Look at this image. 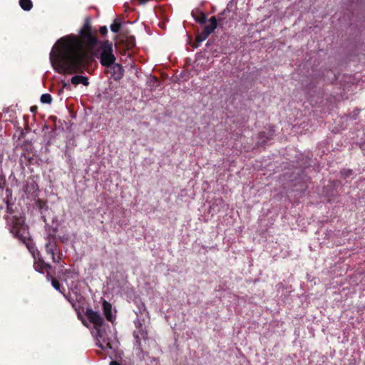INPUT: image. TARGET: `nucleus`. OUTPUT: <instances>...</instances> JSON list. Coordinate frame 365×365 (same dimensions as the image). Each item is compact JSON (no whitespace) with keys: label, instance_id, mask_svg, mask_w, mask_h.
<instances>
[{"label":"nucleus","instance_id":"nucleus-6","mask_svg":"<svg viewBox=\"0 0 365 365\" xmlns=\"http://www.w3.org/2000/svg\"><path fill=\"white\" fill-rule=\"evenodd\" d=\"M224 12L218 15L217 19L215 16H212L209 20L210 24L205 26L202 31H201L202 33H203V35L208 37L212 32H214V31L217 26V24H219L220 26L222 27L224 25V20L222 18Z\"/></svg>","mask_w":365,"mask_h":365},{"label":"nucleus","instance_id":"nucleus-14","mask_svg":"<svg viewBox=\"0 0 365 365\" xmlns=\"http://www.w3.org/2000/svg\"><path fill=\"white\" fill-rule=\"evenodd\" d=\"M51 284L52 286L58 291H59L61 293H63L65 292V289L61 287L60 282L53 278V277H51Z\"/></svg>","mask_w":365,"mask_h":365},{"label":"nucleus","instance_id":"nucleus-22","mask_svg":"<svg viewBox=\"0 0 365 365\" xmlns=\"http://www.w3.org/2000/svg\"><path fill=\"white\" fill-rule=\"evenodd\" d=\"M110 365H121L119 362L117 361H111L110 363Z\"/></svg>","mask_w":365,"mask_h":365},{"label":"nucleus","instance_id":"nucleus-11","mask_svg":"<svg viewBox=\"0 0 365 365\" xmlns=\"http://www.w3.org/2000/svg\"><path fill=\"white\" fill-rule=\"evenodd\" d=\"M192 16L195 19V21L200 24H203L206 22L207 20V16L206 14L201 11L200 9L196 8L192 11Z\"/></svg>","mask_w":365,"mask_h":365},{"label":"nucleus","instance_id":"nucleus-23","mask_svg":"<svg viewBox=\"0 0 365 365\" xmlns=\"http://www.w3.org/2000/svg\"><path fill=\"white\" fill-rule=\"evenodd\" d=\"M36 110H37V107H36V106H33V107H31V111L32 113H36Z\"/></svg>","mask_w":365,"mask_h":365},{"label":"nucleus","instance_id":"nucleus-9","mask_svg":"<svg viewBox=\"0 0 365 365\" xmlns=\"http://www.w3.org/2000/svg\"><path fill=\"white\" fill-rule=\"evenodd\" d=\"M111 77L114 81H118L121 80L124 76V68L120 63H113L110 67Z\"/></svg>","mask_w":365,"mask_h":365},{"label":"nucleus","instance_id":"nucleus-7","mask_svg":"<svg viewBox=\"0 0 365 365\" xmlns=\"http://www.w3.org/2000/svg\"><path fill=\"white\" fill-rule=\"evenodd\" d=\"M133 336L135 340V346L136 350H138V352L142 353L143 349L141 344V339L146 340L148 339L147 331L140 325L139 329L133 332Z\"/></svg>","mask_w":365,"mask_h":365},{"label":"nucleus","instance_id":"nucleus-8","mask_svg":"<svg viewBox=\"0 0 365 365\" xmlns=\"http://www.w3.org/2000/svg\"><path fill=\"white\" fill-rule=\"evenodd\" d=\"M102 310L107 321L113 324L115 320V315H113L112 313V304L106 299H103L102 301Z\"/></svg>","mask_w":365,"mask_h":365},{"label":"nucleus","instance_id":"nucleus-13","mask_svg":"<svg viewBox=\"0 0 365 365\" xmlns=\"http://www.w3.org/2000/svg\"><path fill=\"white\" fill-rule=\"evenodd\" d=\"M19 5L24 11H30L33 8L31 0H19Z\"/></svg>","mask_w":365,"mask_h":365},{"label":"nucleus","instance_id":"nucleus-10","mask_svg":"<svg viewBox=\"0 0 365 365\" xmlns=\"http://www.w3.org/2000/svg\"><path fill=\"white\" fill-rule=\"evenodd\" d=\"M34 267L36 271L41 273H43L45 269L51 268V265L48 263H46L41 255L36 256V259H34Z\"/></svg>","mask_w":365,"mask_h":365},{"label":"nucleus","instance_id":"nucleus-19","mask_svg":"<svg viewBox=\"0 0 365 365\" xmlns=\"http://www.w3.org/2000/svg\"><path fill=\"white\" fill-rule=\"evenodd\" d=\"M41 102L50 104L52 102V97L49 93H44L41 96Z\"/></svg>","mask_w":365,"mask_h":365},{"label":"nucleus","instance_id":"nucleus-15","mask_svg":"<svg viewBox=\"0 0 365 365\" xmlns=\"http://www.w3.org/2000/svg\"><path fill=\"white\" fill-rule=\"evenodd\" d=\"M207 37L203 35V33H199L195 38V42L192 45L194 48H197L199 46L200 43L205 41Z\"/></svg>","mask_w":365,"mask_h":365},{"label":"nucleus","instance_id":"nucleus-20","mask_svg":"<svg viewBox=\"0 0 365 365\" xmlns=\"http://www.w3.org/2000/svg\"><path fill=\"white\" fill-rule=\"evenodd\" d=\"M99 32L101 35L103 36H105L108 33V29L106 26H101L100 29H99Z\"/></svg>","mask_w":365,"mask_h":365},{"label":"nucleus","instance_id":"nucleus-2","mask_svg":"<svg viewBox=\"0 0 365 365\" xmlns=\"http://www.w3.org/2000/svg\"><path fill=\"white\" fill-rule=\"evenodd\" d=\"M7 225L10 232L26 246L34 259H36V256L41 255L40 252L31 238L29 227L25 224V220L23 217L12 216L8 218Z\"/></svg>","mask_w":365,"mask_h":365},{"label":"nucleus","instance_id":"nucleus-16","mask_svg":"<svg viewBox=\"0 0 365 365\" xmlns=\"http://www.w3.org/2000/svg\"><path fill=\"white\" fill-rule=\"evenodd\" d=\"M340 174L343 178L347 179L353 176L354 171L351 169H343L340 171Z\"/></svg>","mask_w":365,"mask_h":365},{"label":"nucleus","instance_id":"nucleus-4","mask_svg":"<svg viewBox=\"0 0 365 365\" xmlns=\"http://www.w3.org/2000/svg\"><path fill=\"white\" fill-rule=\"evenodd\" d=\"M56 232V230L53 229L45 237V250L46 254L51 256L52 261L54 263H59L61 259L62 253L59 246L57 244Z\"/></svg>","mask_w":365,"mask_h":365},{"label":"nucleus","instance_id":"nucleus-3","mask_svg":"<svg viewBox=\"0 0 365 365\" xmlns=\"http://www.w3.org/2000/svg\"><path fill=\"white\" fill-rule=\"evenodd\" d=\"M85 314L89 322L93 324L96 331V339L99 347L103 350L106 349H111L112 346L110 339L106 336V331L103 328L105 322L101 315L98 312L93 311L91 308L86 309Z\"/></svg>","mask_w":365,"mask_h":365},{"label":"nucleus","instance_id":"nucleus-1","mask_svg":"<svg viewBox=\"0 0 365 365\" xmlns=\"http://www.w3.org/2000/svg\"><path fill=\"white\" fill-rule=\"evenodd\" d=\"M96 30L92 29L91 18L86 17L79 36L69 35L59 38L50 53L54 70L58 73H83L94 58L86 52L83 45L92 49L98 43Z\"/></svg>","mask_w":365,"mask_h":365},{"label":"nucleus","instance_id":"nucleus-21","mask_svg":"<svg viewBox=\"0 0 365 365\" xmlns=\"http://www.w3.org/2000/svg\"><path fill=\"white\" fill-rule=\"evenodd\" d=\"M128 41L127 48L130 49L135 46L134 39L130 38Z\"/></svg>","mask_w":365,"mask_h":365},{"label":"nucleus","instance_id":"nucleus-12","mask_svg":"<svg viewBox=\"0 0 365 365\" xmlns=\"http://www.w3.org/2000/svg\"><path fill=\"white\" fill-rule=\"evenodd\" d=\"M71 83L73 85L83 84V86H88L89 80L88 78L81 75H76L71 79Z\"/></svg>","mask_w":365,"mask_h":365},{"label":"nucleus","instance_id":"nucleus-18","mask_svg":"<svg viewBox=\"0 0 365 365\" xmlns=\"http://www.w3.org/2000/svg\"><path fill=\"white\" fill-rule=\"evenodd\" d=\"M259 139H262V140H259L257 142V143L259 145H263L267 140H269L270 138L267 136L266 135V133L265 132H260L259 133Z\"/></svg>","mask_w":365,"mask_h":365},{"label":"nucleus","instance_id":"nucleus-5","mask_svg":"<svg viewBox=\"0 0 365 365\" xmlns=\"http://www.w3.org/2000/svg\"><path fill=\"white\" fill-rule=\"evenodd\" d=\"M96 56L99 59L101 64L106 67H110L115 61L116 58L113 53V44L108 41H103Z\"/></svg>","mask_w":365,"mask_h":365},{"label":"nucleus","instance_id":"nucleus-17","mask_svg":"<svg viewBox=\"0 0 365 365\" xmlns=\"http://www.w3.org/2000/svg\"><path fill=\"white\" fill-rule=\"evenodd\" d=\"M121 26V24L118 21V19H115L113 21V23L110 25V30L113 33H118L119 32Z\"/></svg>","mask_w":365,"mask_h":365}]
</instances>
